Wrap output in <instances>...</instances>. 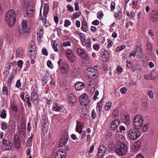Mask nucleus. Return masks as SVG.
<instances>
[{
  "label": "nucleus",
  "mask_w": 158,
  "mask_h": 158,
  "mask_svg": "<svg viewBox=\"0 0 158 158\" xmlns=\"http://www.w3.org/2000/svg\"><path fill=\"white\" fill-rule=\"evenodd\" d=\"M16 18V13L14 10H9L5 16V20L10 27H12L14 25Z\"/></svg>",
  "instance_id": "f257e3e1"
},
{
  "label": "nucleus",
  "mask_w": 158,
  "mask_h": 158,
  "mask_svg": "<svg viewBox=\"0 0 158 158\" xmlns=\"http://www.w3.org/2000/svg\"><path fill=\"white\" fill-rule=\"evenodd\" d=\"M127 146L124 143H117L114 147L116 153L119 156L124 155L127 152Z\"/></svg>",
  "instance_id": "f03ea898"
},
{
  "label": "nucleus",
  "mask_w": 158,
  "mask_h": 158,
  "mask_svg": "<svg viewBox=\"0 0 158 158\" xmlns=\"http://www.w3.org/2000/svg\"><path fill=\"white\" fill-rule=\"evenodd\" d=\"M86 77L93 80L96 79L98 75L97 70L93 68H88L86 69L85 71Z\"/></svg>",
  "instance_id": "7ed1b4c3"
},
{
  "label": "nucleus",
  "mask_w": 158,
  "mask_h": 158,
  "mask_svg": "<svg viewBox=\"0 0 158 158\" xmlns=\"http://www.w3.org/2000/svg\"><path fill=\"white\" fill-rule=\"evenodd\" d=\"M141 135L140 131L137 129H131L128 131V136L131 140H135L139 137Z\"/></svg>",
  "instance_id": "20e7f679"
},
{
  "label": "nucleus",
  "mask_w": 158,
  "mask_h": 158,
  "mask_svg": "<svg viewBox=\"0 0 158 158\" xmlns=\"http://www.w3.org/2000/svg\"><path fill=\"white\" fill-rule=\"evenodd\" d=\"M133 123V126L136 129H138L143 125V118L140 115H137L134 118Z\"/></svg>",
  "instance_id": "39448f33"
},
{
  "label": "nucleus",
  "mask_w": 158,
  "mask_h": 158,
  "mask_svg": "<svg viewBox=\"0 0 158 158\" xmlns=\"http://www.w3.org/2000/svg\"><path fill=\"white\" fill-rule=\"evenodd\" d=\"M2 148L4 150H10L12 149L13 144L9 140L3 139L2 143Z\"/></svg>",
  "instance_id": "423d86ee"
},
{
  "label": "nucleus",
  "mask_w": 158,
  "mask_h": 158,
  "mask_svg": "<svg viewBox=\"0 0 158 158\" xmlns=\"http://www.w3.org/2000/svg\"><path fill=\"white\" fill-rule=\"evenodd\" d=\"M79 101L81 105H86L89 103L88 96L86 93H84L79 97Z\"/></svg>",
  "instance_id": "0eeeda50"
},
{
  "label": "nucleus",
  "mask_w": 158,
  "mask_h": 158,
  "mask_svg": "<svg viewBox=\"0 0 158 158\" xmlns=\"http://www.w3.org/2000/svg\"><path fill=\"white\" fill-rule=\"evenodd\" d=\"M76 51L79 56L83 59H87L89 56L86 51L81 48H77Z\"/></svg>",
  "instance_id": "6e6552de"
},
{
  "label": "nucleus",
  "mask_w": 158,
  "mask_h": 158,
  "mask_svg": "<svg viewBox=\"0 0 158 158\" xmlns=\"http://www.w3.org/2000/svg\"><path fill=\"white\" fill-rule=\"evenodd\" d=\"M67 153L62 149L58 150L56 152L55 158H65Z\"/></svg>",
  "instance_id": "1a4fd4ad"
},
{
  "label": "nucleus",
  "mask_w": 158,
  "mask_h": 158,
  "mask_svg": "<svg viewBox=\"0 0 158 158\" xmlns=\"http://www.w3.org/2000/svg\"><path fill=\"white\" fill-rule=\"evenodd\" d=\"M66 55L69 60L72 62L75 60V56L73 53L72 50L70 49H67L66 52Z\"/></svg>",
  "instance_id": "9d476101"
},
{
  "label": "nucleus",
  "mask_w": 158,
  "mask_h": 158,
  "mask_svg": "<svg viewBox=\"0 0 158 158\" xmlns=\"http://www.w3.org/2000/svg\"><path fill=\"white\" fill-rule=\"evenodd\" d=\"M13 143L15 147L17 149H19L20 147L21 142L19 136L15 134L13 137Z\"/></svg>",
  "instance_id": "9b49d317"
},
{
  "label": "nucleus",
  "mask_w": 158,
  "mask_h": 158,
  "mask_svg": "<svg viewBox=\"0 0 158 158\" xmlns=\"http://www.w3.org/2000/svg\"><path fill=\"white\" fill-rule=\"evenodd\" d=\"M120 123V120L118 119H116L113 120L110 124V127L111 129L116 130Z\"/></svg>",
  "instance_id": "f8f14e48"
},
{
  "label": "nucleus",
  "mask_w": 158,
  "mask_h": 158,
  "mask_svg": "<svg viewBox=\"0 0 158 158\" xmlns=\"http://www.w3.org/2000/svg\"><path fill=\"white\" fill-rule=\"evenodd\" d=\"M114 139L116 144L123 143V141L125 139L124 136L121 134H118L115 135L114 137Z\"/></svg>",
  "instance_id": "ddd939ff"
},
{
  "label": "nucleus",
  "mask_w": 158,
  "mask_h": 158,
  "mask_svg": "<svg viewBox=\"0 0 158 158\" xmlns=\"http://www.w3.org/2000/svg\"><path fill=\"white\" fill-rule=\"evenodd\" d=\"M106 148L103 145H101L98 149V158H101L106 152Z\"/></svg>",
  "instance_id": "4468645a"
},
{
  "label": "nucleus",
  "mask_w": 158,
  "mask_h": 158,
  "mask_svg": "<svg viewBox=\"0 0 158 158\" xmlns=\"http://www.w3.org/2000/svg\"><path fill=\"white\" fill-rule=\"evenodd\" d=\"M150 17L151 20L153 22H156L158 21V12L153 10L150 14Z\"/></svg>",
  "instance_id": "2eb2a0df"
},
{
  "label": "nucleus",
  "mask_w": 158,
  "mask_h": 158,
  "mask_svg": "<svg viewBox=\"0 0 158 158\" xmlns=\"http://www.w3.org/2000/svg\"><path fill=\"white\" fill-rule=\"evenodd\" d=\"M101 60L104 62H106L109 59V55L108 51L104 50L103 52H102L101 54Z\"/></svg>",
  "instance_id": "dca6fc26"
},
{
  "label": "nucleus",
  "mask_w": 158,
  "mask_h": 158,
  "mask_svg": "<svg viewBox=\"0 0 158 158\" xmlns=\"http://www.w3.org/2000/svg\"><path fill=\"white\" fill-rule=\"evenodd\" d=\"M68 100L70 105L71 106L75 105L77 101L76 98L72 94L70 95L68 97Z\"/></svg>",
  "instance_id": "f3484780"
},
{
  "label": "nucleus",
  "mask_w": 158,
  "mask_h": 158,
  "mask_svg": "<svg viewBox=\"0 0 158 158\" xmlns=\"http://www.w3.org/2000/svg\"><path fill=\"white\" fill-rule=\"evenodd\" d=\"M81 43L82 45L87 48H89L91 47V41L89 38H88Z\"/></svg>",
  "instance_id": "a211bd4d"
},
{
  "label": "nucleus",
  "mask_w": 158,
  "mask_h": 158,
  "mask_svg": "<svg viewBox=\"0 0 158 158\" xmlns=\"http://www.w3.org/2000/svg\"><path fill=\"white\" fill-rule=\"evenodd\" d=\"M68 141V137L67 136L63 137L60 140L59 144V146L61 147L64 146Z\"/></svg>",
  "instance_id": "6ab92c4d"
},
{
  "label": "nucleus",
  "mask_w": 158,
  "mask_h": 158,
  "mask_svg": "<svg viewBox=\"0 0 158 158\" xmlns=\"http://www.w3.org/2000/svg\"><path fill=\"white\" fill-rule=\"evenodd\" d=\"M80 73V70L78 68H75L71 70V77L74 78L78 77Z\"/></svg>",
  "instance_id": "aec40b11"
},
{
  "label": "nucleus",
  "mask_w": 158,
  "mask_h": 158,
  "mask_svg": "<svg viewBox=\"0 0 158 158\" xmlns=\"http://www.w3.org/2000/svg\"><path fill=\"white\" fill-rule=\"evenodd\" d=\"M75 87L77 90L80 91L84 88V84L82 82H78L75 84Z\"/></svg>",
  "instance_id": "412c9836"
},
{
  "label": "nucleus",
  "mask_w": 158,
  "mask_h": 158,
  "mask_svg": "<svg viewBox=\"0 0 158 158\" xmlns=\"http://www.w3.org/2000/svg\"><path fill=\"white\" fill-rule=\"evenodd\" d=\"M64 107L62 105H60L58 103H54L52 106V109L53 110L56 111H61Z\"/></svg>",
  "instance_id": "4be33fe9"
},
{
  "label": "nucleus",
  "mask_w": 158,
  "mask_h": 158,
  "mask_svg": "<svg viewBox=\"0 0 158 158\" xmlns=\"http://www.w3.org/2000/svg\"><path fill=\"white\" fill-rule=\"evenodd\" d=\"M82 127L83 125L82 123L78 121H77V125L76 127V131L78 132L79 134H80L82 131Z\"/></svg>",
  "instance_id": "5701e85b"
},
{
  "label": "nucleus",
  "mask_w": 158,
  "mask_h": 158,
  "mask_svg": "<svg viewBox=\"0 0 158 158\" xmlns=\"http://www.w3.org/2000/svg\"><path fill=\"white\" fill-rule=\"evenodd\" d=\"M141 143L139 141H136L133 144V146L132 148L133 152H136L140 147Z\"/></svg>",
  "instance_id": "b1692460"
},
{
  "label": "nucleus",
  "mask_w": 158,
  "mask_h": 158,
  "mask_svg": "<svg viewBox=\"0 0 158 158\" xmlns=\"http://www.w3.org/2000/svg\"><path fill=\"white\" fill-rule=\"evenodd\" d=\"M36 50L29 49L28 51L29 56L31 59H35L36 56Z\"/></svg>",
  "instance_id": "393cba45"
},
{
  "label": "nucleus",
  "mask_w": 158,
  "mask_h": 158,
  "mask_svg": "<svg viewBox=\"0 0 158 158\" xmlns=\"http://www.w3.org/2000/svg\"><path fill=\"white\" fill-rule=\"evenodd\" d=\"M122 119L124 123L126 125H128L130 123V116L129 114L124 115Z\"/></svg>",
  "instance_id": "a878e982"
},
{
  "label": "nucleus",
  "mask_w": 158,
  "mask_h": 158,
  "mask_svg": "<svg viewBox=\"0 0 158 158\" xmlns=\"http://www.w3.org/2000/svg\"><path fill=\"white\" fill-rule=\"evenodd\" d=\"M26 10V14L27 15H28V16L30 17L33 16L34 10L32 8H31V9H30L28 8V6Z\"/></svg>",
  "instance_id": "bb28decb"
},
{
  "label": "nucleus",
  "mask_w": 158,
  "mask_h": 158,
  "mask_svg": "<svg viewBox=\"0 0 158 158\" xmlns=\"http://www.w3.org/2000/svg\"><path fill=\"white\" fill-rule=\"evenodd\" d=\"M23 54V50L22 48H19L16 50L15 56L16 57L22 56Z\"/></svg>",
  "instance_id": "cd10ccee"
},
{
  "label": "nucleus",
  "mask_w": 158,
  "mask_h": 158,
  "mask_svg": "<svg viewBox=\"0 0 158 158\" xmlns=\"http://www.w3.org/2000/svg\"><path fill=\"white\" fill-rule=\"evenodd\" d=\"M81 28L84 31L87 32L88 29V26L87 23L84 20L82 22Z\"/></svg>",
  "instance_id": "c85d7f7f"
},
{
  "label": "nucleus",
  "mask_w": 158,
  "mask_h": 158,
  "mask_svg": "<svg viewBox=\"0 0 158 158\" xmlns=\"http://www.w3.org/2000/svg\"><path fill=\"white\" fill-rule=\"evenodd\" d=\"M80 111H81V117H83L84 118L87 119V117H88V115L86 113L85 110L84 108H81L80 110Z\"/></svg>",
  "instance_id": "c756f323"
},
{
  "label": "nucleus",
  "mask_w": 158,
  "mask_h": 158,
  "mask_svg": "<svg viewBox=\"0 0 158 158\" xmlns=\"http://www.w3.org/2000/svg\"><path fill=\"white\" fill-rule=\"evenodd\" d=\"M37 92L36 91V89L34 88L31 94V99L37 98Z\"/></svg>",
  "instance_id": "7c9ffc66"
},
{
  "label": "nucleus",
  "mask_w": 158,
  "mask_h": 158,
  "mask_svg": "<svg viewBox=\"0 0 158 158\" xmlns=\"http://www.w3.org/2000/svg\"><path fill=\"white\" fill-rule=\"evenodd\" d=\"M21 24L22 28L28 29L29 23L26 20H23L21 22Z\"/></svg>",
  "instance_id": "2f4dec72"
},
{
  "label": "nucleus",
  "mask_w": 158,
  "mask_h": 158,
  "mask_svg": "<svg viewBox=\"0 0 158 158\" xmlns=\"http://www.w3.org/2000/svg\"><path fill=\"white\" fill-rule=\"evenodd\" d=\"M147 48V50L148 53L151 54L152 52V46L151 43L147 42L146 44Z\"/></svg>",
  "instance_id": "473e14b6"
},
{
  "label": "nucleus",
  "mask_w": 158,
  "mask_h": 158,
  "mask_svg": "<svg viewBox=\"0 0 158 158\" xmlns=\"http://www.w3.org/2000/svg\"><path fill=\"white\" fill-rule=\"evenodd\" d=\"M157 72L154 70H152L151 72V74L150 75V76L151 77V80H154L155 79V78L157 77Z\"/></svg>",
  "instance_id": "72a5a7b5"
},
{
  "label": "nucleus",
  "mask_w": 158,
  "mask_h": 158,
  "mask_svg": "<svg viewBox=\"0 0 158 158\" xmlns=\"http://www.w3.org/2000/svg\"><path fill=\"white\" fill-rule=\"evenodd\" d=\"M112 106V103L110 102H109L106 103L105 105V110L106 111H109L111 108Z\"/></svg>",
  "instance_id": "f704fd0d"
},
{
  "label": "nucleus",
  "mask_w": 158,
  "mask_h": 158,
  "mask_svg": "<svg viewBox=\"0 0 158 158\" xmlns=\"http://www.w3.org/2000/svg\"><path fill=\"white\" fill-rule=\"evenodd\" d=\"M29 49H36V47L35 42L34 41H31L29 44Z\"/></svg>",
  "instance_id": "c9c22d12"
},
{
  "label": "nucleus",
  "mask_w": 158,
  "mask_h": 158,
  "mask_svg": "<svg viewBox=\"0 0 158 158\" xmlns=\"http://www.w3.org/2000/svg\"><path fill=\"white\" fill-rule=\"evenodd\" d=\"M112 117L114 118H117L119 116L118 110L117 109H115L112 112Z\"/></svg>",
  "instance_id": "e433bc0d"
},
{
  "label": "nucleus",
  "mask_w": 158,
  "mask_h": 158,
  "mask_svg": "<svg viewBox=\"0 0 158 158\" xmlns=\"http://www.w3.org/2000/svg\"><path fill=\"white\" fill-rule=\"evenodd\" d=\"M81 15V13L80 12H76L72 16V18L74 20L76 18L79 17Z\"/></svg>",
  "instance_id": "4c0bfd02"
},
{
  "label": "nucleus",
  "mask_w": 158,
  "mask_h": 158,
  "mask_svg": "<svg viewBox=\"0 0 158 158\" xmlns=\"http://www.w3.org/2000/svg\"><path fill=\"white\" fill-rule=\"evenodd\" d=\"M6 113L5 110L4 109H2L1 112L0 114V117L3 119H5L6 118Z\"/></svg>",
  "instance_id": "58836bf2"
},
{
  "label": "nucleus",
  "mask_w": 158,
  "mask_h": 158,
  "mask_svg": "<svg viewBox=\"0 0 158 158\" xmlns=\"http://www.w3.org/2000/svg\"><path fill=\"white\" fill-rule=\"evenodd\" d=\"M134 51L139 56V54L142 52L141 47L139 46H138L136 48L135 51Z\"/></svg>",
  "instance_id": "ea45409f"
},
{
  "label": "nucleus",
  "mask_w": 158,
  "mask_h": 158,
  "mask_svg": "<svg viewBox=\"0 0 158 158\" xmlns=\"http://www.w3.org/2000/svg\"><path fill=\"white\" fill-rule=\"evenodd\" d=\"M126 46L125 45H122L120 46L117 47L116 50L117 52L121 51L125 48Z\"/></svg>",
  "instance_id": "a19ab883"
},
{
  "label": "nucleus",
  "mask_w": 158,
  "mask_h": 158,
  "mask_svg": "<svg viewBox=\"0 0 158 158\" xmlns=\"http://www.w3.org/2000/svg\"><path fill=\"white\" fill-rule=\"evenodd\" d=\"M79 35L80 36V40L81 42L86 40L85 39L86 35L85 34L80 33Z\"/></svg>",
  "instance_id": "79ce46f5"
},
{
  "label": "nucleus",
  "mask_w": 158,
  "mask_h": 158,
  "mask_svg": "<svg viewBox=\"0 0 158 158\" xmlns=\"http://www.w3.org/2000/svg\"><path fill=\"white\" fill-rule=\"evenodd\" d=\"M2 93L3 95H7L8 94V89L7 88L6 86H3L2 88Z\"/></svg>",
  "instance_id": "37998d69"
},
{
  "label": "nucleus",
  "mask_w": 158,
  "mask_h": 158,
  "mask_svg": "<svg viewBox=\"0 0 158 158\" xmlns=\"http://www.w3.org/2000/svg\"><path fill=\"white\" fill-rule=\"evenodd\" d=\"M7 124L5 122H2L1 123V128L2 130H4L6 129Z\"/></svg>",
  "instance_id": "c03bdc74"
},
{
  "label": "nucleus",
  "mask_w": 158,
  "mask_h": 158,
  "mask_svg": "<svg viewBox=\"0 0 158 158\" xmlns=\"http://www.w3.org/2000/svg\"><path fill=\"white\" fill-rule=\"evenodd\" d=\"M19 32L21 35H25L27 32V29H20L19 31Z\"/></svg>",
  "instance_id": "a18cd8bd"
},
{
  "label": "nucleus",
  "mask_w": 158,
  "mask_h": 158,
  "mask_svg": "<svg viewBox=\"0 0 158 158\" xmlns=\"http://www.w3.org/2000/svg\"><path fill=\"white\" fill-rule=\"evenodd\" d=\"M57 44L55 42H54L52 45V48L54 51L56 52H57L58 49L57 48Z\"/></svg>",
  "instance_id": "49530a36"
},
{
  "label": "nucleus",
  "mask_w": 158,
  "mask_h": 158,
  "mask_svg": "<svg viewBox=\"0 0 158 158\" xmlns=\"http://www.w3.org/2000/svg\"><path fill=\"white\" fill-rule=\"evenodd\" d=\"M71 45V43L70 41H65L63 42L62 45L64 47L70 46Z\"/></svg>",
  "instance_id": "de8ad7c7"
},
{
  "label": "nucleus",
  "mask_w": 158,
  "mask_h": 158,
  "mask_svg": "<svg viewBox=\"0 0 158 158\" xmlns=\"http://www.w3.org/2000/svg\"><path fill=\"white\" fill-rule=\"evenodd\" d=\"M48 11V8L47 7H45V6H44L43 12V15L44 17H47Z\"/></svg>",
  "instance_id": "09e8293b"
},
{
  "label": "nucleus",
  "mask_w": 158,
  "mask_h": 158,
  "mask_svg": "<svg viewBox=\"0 0 158 158\" xmlns=\"http://www.w3.org/2000/svg\"><path fill=\"white\" fill-rule=\"evenodd\" d=\"M103 100L102 99L97 104V107L102 109L103 106Z\"/></svg>",
  "instance_id": "8fccbe9b"
},
{
  "label": "nucleus",
  "mask_w": 158,
  "mask_h": 158,
  "mask_svg": "<svg viewBox=\"0 0 158 158\" xmlns=\"http://www.w3.org/2000/svg\"><path fill=\"white\" fill-rule=\"evenodd\" d=\"M14 78V76L13 75H10L9 76V78L8 79V83L11 84L12 83V81Z\"/></svg>",
  "instance_id": "3c124183"
},
{
  "label": "nucleus",
  "mask_w": 158,
  "mask_h": 158,
  "mask_svg": "<svg viewBox=\"0 0 158 158\" xmlns=\"http://www.w3.org/2000/svg\"><path fill=\"white\" fill-rule=\"evenodd\" d=\"M71 24L70 21L69 20L66 19L64 21V26L65 27H67Z\"/></svg>",
  "instance_id": "603ef678"
},
{
  "label": "nucleus",
  "mask_w": 158,
  "mask_h": 158,
  "mask_svg": "<svg viewBox=\"0 0 158 158\" xmlns=\"http://www.w3.org/2000/svg\"><path fill=\"white\" fill-rule=\"evenodd\" d=\"M43 34L44 31L43 29L41 27H39L37 29V34Z\"/></svg>",
  "instance_id": "864d4df0"
},
{
  "label": "nucleus",
  "mask_w": 158,
  "mask_h": 158,
  "mask_svg": "<svg viewBox=\"0 0 158 158\" xmlns=\"http://www.w3.org/2000/svg\"><path fill=\"white\" fill-rule=\"evenodd\" d=\"M148 126L149 124L148 123H146L142 128V131L144 132L146 131L148 129Z\"/></svg>",
  "instance_id": "5fc2aeb1"
},
{
  "label": "nucleus",
  "mask_w": 158,
  "mask_h": 158,
  "mask_svg": "<svg viewBox=\"0 0 158 158\" xmlns=\"http://www.w3.org/2000/svg\"><path fill=\"white\" fill-rule=\"evenodd\" d=\"M48 81V79L46 77H44L43 78L42 83L43 85H45Z\"/></svg>",
  "instance_id": "6e6d98bb"
},
{
  "label": "nucleus",
  "mask_w": 158,
  "mask_h": 158,
  "mask_svg": "<svg viewBox=\"0 0 158 158\" xmlns=\"http://www.w3.org/2000/svg\"><path fill=\"white\" fill-rule=\"evenodd\" d=\"M115 3L114 2H111L110 3V8L111 10H114L115 9Z\"/></svg>",
  "instance_id": "4d7b16f0"
},
{
  "label": "nucleus",
  "mask_w": 158,
  "mask_h": 158,
  "mask_svg": "<svg viewBox=\"0 0 158 158\" xmlns=\"http://www.w3.org/2000/svg\"><path fill=\"white\" fill-rule=\"evenodd\" d=\"M98 95L99 91L98 90H97L96 91L94 94V96L93 98V99L94 101L96 100V99L98 98L97 96Z\"/></svg>",
  "instance_id": "13d9d810"
},
{
  "label": "nucleus",
  "mask_w": 158,
  "mask_h": 158,
  "mask_svg": "<svg viewBox=\"0 0 158 158\" xmlns=\"http://www.w3.org/2000/svg\"><path fill=\"white\" fill-rule=\"evenodd\" d=\"M11 108L13 111L15 112H17L18 111V110L17 106L14 105H12L11 106Z\"/></svg>",
  "instance_id": "bf43d9fd"
},
{
  "label": "nucleus",
  "mask_w": 158,
  "mask_h": 158,
  "mask_svg": "<svg viewBox=\"0 0 158 158\" xmlns=\"http://www.w3.org/2000/svg\"><path fill=\"white\" fill-rule=\"evenodd\" d=\"M97 116V114L94 109H93L91 112V117L93 119L95 118Z\"/></svg>",
  "instance_id": "052dcab7"
},
{
  "label": "nucleus",
  "mask_w": 158,
  "mask_h": 158,
  "mask_svg": "<svg viewBox=\"0 0 158 158\" xmlns=\"http://www.w3.org/2000/svg\"><path fill=\"white\" fill-rule=\"evenodd\" d=\"M34 105L36 106L38 104V100L37 98H34L33 99H31Z\"/></svg>",
  "instance_id": "680f3d73"
},
{
  "label": "nucleus",
  "mask_w": 158,
  "mask_h": 158,
  "mask_svg": "<svg viewBox=\"0 0 158 158\" xmlns=\"http://www.w3.org/2000/svg\"><path fill=\"white\" fill-rule=\"evenodd\" d=\"M122 14V12L121 11H119L118 13H117L116 12H115L114 13V16L115 18H117L118 17L121 16Z\"/></svg>",
  "instance_id": "e2e57ef3"
},
{
  "label": "nucleus",
  "mask_w": 158,
  "mask_h": 158,
  "mask_svg": "<svg viewBox=\"0 0 158 158\" xmlns=\"http://www.w3.org/2000/svg\"><path fill=\"white\" fill-rule=\"evenodd\" d=\"M48 126H45L44 125H43L42 126V130L43 132H44V133H47L48 131Z\"/></svg>",
  "instance_id": "0e129e2a"
},
{
  "label": "nucleus",
  "mask_w": 158,
  "mask_h": 158,
  "mask_svg": "<svg viewBox=\"0 0 158 158\" xmlns=\"http://www.w3.org/2000/svg\"><path fill=\"white\" fill-rule=\"evenodd\" d=\"M67 10L70 12L73 11L74 9L73 7L70 5H68L67 6Z\"/></svg>",
  "instance_id": "69168bd1"
},
{
  "label": "nucleus",
  "mask_w": 158,
  "mask_h": 158,
  "mask_svg": "<svg viewBox=\"0 0 158 158\" xmlns=\"http://www.w3.org/2000/svg\"><path fill=\"white\" fill-rule=\"evenodd\" d=\"M42 54L45 56H47L48 55V52L47 49L44 48H43L42 50Z\"/></svg>",
  "instance_id": "338daca9"
},
{
  "label": "nucleus",
  "mask_w": 158,
  "mask_h": 158,
  "mask_svg": "<svg viewBox=\"0 0 158 158\" xmlns=\"http://www.w3.org/2000/svg\"><path fill=\"white\" fill-rule=\"evenodd\" d=\"M93 48L95 50H99L100 48L99 44H94L93 46Z\"/></svg>",
  "instance_id": "774afa93"
}]
</instances>
